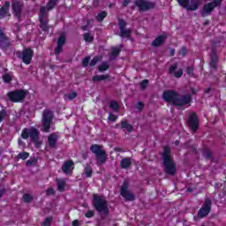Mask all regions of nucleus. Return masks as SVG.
<instances>
[{
    "label": "nucleus",
    "instance_id": "f257e3e1",
    "mask_svg": "<svg viewBox=\"0 0 226 226\" xmlns=\"http://www.w3.org/2000/svg\"><path fill=\"white\" fill-rule=\"evenodd\" d=\"M162 99L167 103H170V105H174L175 107H185V105H190L192 100V94H185L180 96L175 90H165L162 93Z\"/></svg>",
    "mask_w": 226,
    "mask_h": 226
},
{
    "label": "nucleus",
    "instance_id": "f03ea898",
    "mask_svg": "<svg viewBox=\"0 0 226 226\" xmlns=\"http://www.w3.org/2000/svg\"><path fill=\"white\" fill-rule=\"evenodd\" d=\"M162 149L163 152L161 154V156L164 172L167 176H176L177 167L176 166V162H174V157L172 156V149H170V147L168 145L164 146Z\"/></svg>",
    "mask_w": 226,
    "mask_h": 226
},
{
    "label": "nucleus",
    "instance_id": "7ed1b4c3",
    "mask_svg": "<svg viewBox=\"0 0 226 226\" xmlns=\"http://www.w3.org/2000/svg\"><path fill=\"white\" fill-rule=\"evenodd\" d=\"M57 6V0H49L46 6H41L39 11V26L41 28L43 33H47L50 26H49V14L48 11H51Z\"/></svg>",
    "mask_w": 226,
    "mask_h": 226
},
{
    "label": "nucleus",
    "instance_id": "20e7f679",
    "mask_svg": "<svg viewBox=\"0 0 226 226\" xmlns=\"http://www.w3.org/2000/svg\"><path fill=\"white\" fill-rule=\"evenodd\" d=\"M92 206L98 213L109 215V205L105 197L98 194H93Z\"/></svg>",
    "mask_w": 226,
    "mask_h": 226
},
{
    "label": "nucleus",
    "instance_id": "39448f33",
    "mask_svg": "<svg viewBox=\"0 0 226 226\" xmlns=\"http://www.w3.org/2000/svg\"><path fill=\"white\" fill-rule=\"evenodd\" d=\"M90 151L94 154L98 167L107 163V151L103 150V147L98 144H93L90 147Z\"/></svg>",
    "mask_w": 226,
    "mask_h": 226
},
{
    "label": "nucleus",
    "instance_id": "423d86ee",
    "mask_svg": "<svg viewBox=\"0 0 226 226\" xmlns=\"http://www.w3.org/2000/svg\"><path fill=\"white\" fill-rule=\"evenodd\" d=\"M28 93L26 89H15L8 92L6 96L12 103H22Z\"/></svg>",
    "mask_w": 226,
    "mask_h": 226
},
{
    "label": "nucleus",
    "instance_id": "0eeeda50",
    "mask_svg": "<svg viewBox=\"0 0 226 226\" xmlns=\"http://www.w3.org/2000/svg\"><path fill=\"white\" fill-rule=\"evenodd\" d=\"M54 120V111L50 109H44L42 112L41 124L42 130L46 133L50 132V125L52 124V121Z\"/></svg>",
    "mask_w": 226,
    "mask_h": 226
},
{
    "label": "nucleus",
    "instance_id": "6e6552de",
    "mask_svg": "<svg viewBox=\"0 0 226 226\" xmlns=\"http://www.w3.org/2000/svg\"><path fill=\"white\" fill-rule=\"evenodd\" d=\"M21 139H23V140L30 139L32 142H36L40 139V131L34 127H25L21 132Z\"/></svg>",
    "mask_w": 226,
    "mask_h": 226
},
{
    "label": "nucleus",
    "instance_id": "1a4fd4ad",
    "mask_svg": "<svg viewBox=\"0 0 226 226\" xmlns=\"http://www.w3.org/2000/svg\"><path fill=\"white\" fill-rule=\"evenodd\" d=\"M16 56L18 59H21L24 64H31L33 56H34V50L31 48H25L22 51H17Z\"/></svg>",
    "mask_w": 226,
    "mask_h": 226
},
{
    "label": "nucleus",
    "instance_id": "9d476101",
    "mask_svg": "<svg viewBox=\"0 0 226 226\" xmlns=\"http://www.w3.org/2000/svg\"><path fill=\"white\" fill-rule=\"evenodd\" d=\"M24 2L22 0H12L11 10L12 15H14L17 20H22V14L24 13Z\"/></svg>",
    "mask_w": 226,
    "mask_h": 226
},
{
    "label": "nucleus",
    "instance_id": "9b49d317",
    "mask_svg": "<svg viewBox=\"0 0 226 226\" xmlns=\"http://www.w3.org/2000/svg\"><path fill=\"white\" fill-rule=\"evenodd\" d=\"M129 188L128 181L124 180L120 188V195L124 199L125 202H133L135 200V194Z\"/></svg>",
    "mask_w": 226,
    "mask_h": 226
},
{
    "label": "nucleus",
    "instance_id": "f8f14e48",
    "mask_svg": "<svg viewBox=\"0 0 226 226\" xmlns=\"http://www.w3.org/2000/svg\"><path fill=\"white\" fill-rule=\"evenodd\" d=\"M134 4L140 11H149L156 8V3L148 0H136Z\"/></svg>",
    "mask_w": 226,
    "mask_h": 226
},
{
    "label": "nucleus",
    "instance_id": "ddd939ff",
    "mask_svg": "<svg viewBox=\"0 0 226 226\" xmlns=\"http://www.w3.org/2000/svg\"><path fill=\"white\" fill-rule=\"evenodd\" d=\"M187 123L191 132H192V133H196V132L199 130L200 126V123L199 121V117L197 116V113H191L187 118Z\"/></svg>",
    "mask_w": 226,
    "mask_h": 226
},
{
    "label": "nucleus",
    "instance_id": "4468645a",
    "mask_svg": "<svg viewBox=\"0 0 226 226\" xmlns=\"http://www.w3.org/2000/svg\"><path fill=\"white\" fill-rule=\"evenodd\" d=\"M212 206H213V202L209 198H207L205 200L203 206L198 211V215H197L198 218H200V220H202V218H206V216H207L209 213H211Z\"/></svg>",
    "mask_w": 226,
    "mask_h": 226
},
{
    "label": "nucleus",
    "instance_id": "2eb2a0df",
    "mask_svg": "<svg viewBox=\"0 0 226 226\" xmlns=\"http://www.w3.org/2000/svg\"><path fill=\"white\" fill-rule=\"evenodd\" d=\"M10 47H11L10 37L7 36L0 27V48L2 50L6 51L8 49H10Z\"/></svg>",
    "mask_w": 226,
    "mask_h": 226
},
{
    "label": "nucleus",
    "instance_id": "dca6fc26",
    "mask_svg": "<svg viewBox=\"0 0 226 226\" xmlns=\"http://www.w3.org/2000/svg\"><path fill=\"white\" fill-rule=\"evenodd\" d=\"M220 5L215 4V2H210L203 5V9L201 11V15L203 17H207L210 13H213L215 8H219Z\"/></svg>",
    "mask_w": 226,
    "mask_h": 226
},
{
    "label": "nucleus",
    "instance_id": "f3484780",
    "mask_svg": "<svg viewBox=\"0 0 226 226\" xmlns=\"http://www.w3.org/2000/svg\"><path fill=\"white\" fill-rule=\"evenodd\" d=\"M75 167V163L73 161L69 160L66 161L63 165H62V171L64 174H66V176L73 174V169Z\"/></svg>",
    "mask_w": 226,
    "mask_h": 226
},
{
    "label": "nucleus",
    "instance_id": "a211bd4d",
    "mask_svg": "<svg viewBox=\"0 0 226 226\" xmlns=\"http://www.w3.org/2000/svg\"><path fill=\"white\" fill-rule=\"evenodd\" d=\"M10 1H6L4 4L0 8V20L6 19V17H11V14L10 13Z\"/></svg>",
    "mask_w": 226,
    "mask_h": 226
},
{
    "label": "nucleus",
    "instance_id": "6ab92c4d",
    "mask_svg": "<svg viewBox=\"0 0 226 226\" xmlns=\"http://www.w3.org/2000/svg\"><path fill=\"white\" fill-rule=\"evenodd\" d=\"M177 70V64L170 65L169 67V74L173 75L175 79H181V77H183V69H179L178 71Z\"/></svg>",
    "mask_w": 226,
    "mask_h": 226
},
{
    "label": "nucleus",
    "instance_id": "aec40b11",
    "mask_svg": "<svg viewBox=\"0 0 226 226\" xmlns=\"http://www.w3.org/2000/svg\"><path fill=\"white\" fill-rule=\"evenodd\" d=\"M200 3H202V0H191V3L187 4V6L184 8L188 11H197L199 6H200Z\"/></svg>",
    "mask_w": 226,
    "mask_h": 226
},
{
    "label": "nucleus",
    "instance_id": "412c9836",
    "mask_svg": "<svg viewBox=\"0 0 226 226\" xmlns=\"http://www.w3.org/2000/svg\"><path fill=\"white\" fill-rule=\"evenodd\" d=\"M167 40V36L161 34L157 36L153 41H152V47H162L163 43H165V41Z\"/></svg>",
    "mask_w": 226,
    "mask_h": 226
},
{
    "label": "nucleus",
    "instance_id": "4be33fe9",
    "mask_svg": "<svg viewBox=\"0 0 226 226\" xmlns=\"http://www.w3.org/2000/svg\"><path fill=\"white\" fill-rule=\"evenodd\" d=\"M121 130H126L127 133H132L133 132V125L128 123V120H122L120 122Z\"/></svg>",
    "mask_w": 226,
    "mask_h": 226
},
{
    "label": "nucleus",
    "instance_id": "5701e85b",
    "mask_svg": "<svg viewBox=\"0 0 226 226\" xmlns=\"http://www.w3.org/2000/svg\"><path fill=\"white\" fill-rule=\"evenodd\" d=\"M210 68L212 70H218V55L210 54Z\"/></svg>",
    "mask_w": 226,
    "mask_h": 226
},
{
    "label": "nucleus",
    "instance_id": "b1692460",
    "mask_svg": "<svg viewBox=\"0 0 226 226\" xmlns=\"http://www.w3.org/2000/svg\"><path fill=\"white\" fill-rule=\"evenodd\" d=\"M93 82H102V80H110V75L109 74H102L95 75L92 77Z\"/></svg>",
    "mask_w": 226,
    "mask_h": 226
},
{
    "label": "nucleus",
    "instance_id": "393cba45",
    "mask_svg": "<svg viewBox=\"0 0 226 226\" xmlns=\"http://www.w3.org/2000/svg\"><path fill=\"white\" fill-rule=\"evenodd\" d=\"M49 147L55 148L57 146V135L51 134L48 137Z\"/></svg>",
    "mask_w": 226,
    "mask_h": 226
},
{
    "label": "nucleus",
    "instance_id": "a878e982",
    "mask_svg": "<svg viewBox=\"0 0 226 226\" xmlns=\"http://www.w3.org/2000/svg\"><path fill=\"white\" fill-rule=\"evenodd\" d=\"M132 158L125 157L121 160L120 167L121 169H130L132 167Z\"/></svg>",
    "mask_w": 226,
    "mask_h": 226
},
{
    "label": "nucleus",
    "instance_id": "bb28decb",
    "mask_svg": "<svg viewBox=\"0 0 226 226\" xmlns=\"http://www.w3.org/2000/svg\"><path fill=\"white\" fill-rule=\"evenodd\" d=\"M202 156L205 158V160H213V153L207 147H204L202 149Z\"/></svg>",
    "mask_w": 226,
    "mask_h": 226
},
{
    "label": "nucleus",
    "instance_id": "cd10ccee",
    "mask_svg": "<svg viewBox=\"0 0 226 226\" xmlns=\"http://www.w3.org/2000/svg\"><path fill=\"white\" fill-rule=\"evenodd\" d=\"M83 174H85L86 177H93V167L87 164L83 170Z\"/></svg>",
    "mask_w": 226,
    "mask_h": 226
},
{
    "label": "nucleus",
    "instance_id": "c85d7f7f",
    "mask_svg": "<svg viewBox=\"0 0 226 226\" xmlns=\"http://www.w3.org/2000/svg\"><path fill=\"white\" fill-rule=\"evenodd\" d=\"M56 185L58 192H63L66 186V180L56 178Z\"/></svg>",
    "mask_w": 226,
    "mask_h": 226
},
{
    "label": "nucleus",
    "instance_id": "c756f323",
    "mask_svg": "<svg viewBox=\"0 0 226 226\" xmlns=\"http://www.w3.org/2000/svg\"><path fill=\"white\" fill-rule=\"evenodd\" d=\"M107 15H109V13L106 11H102L101 12H99L97 14L95 19H96L97 22L102 23V22H103V20H105Z\"/></svg>",
    "mask_w": 226,
    "mask_h": 226
},
{
    "label": "nucleus",
    "instance_id": "7c9ffc66",
    "mask_svg": "<svg viewBox=\"0 0 226 226\" xmlns=\"http://www.w3.org/2000/svg\"><path fill=\"white\" fill-rule=\"evenodd\" d=\"M26 167H36L38 165V158L32 157L26 162Z\"/></svg>",
    "mask_w": 226,
    "mask_h": 226
},
{
    "label": "nucleus",
    "instance_id": "2f4dec72",
    "mask_svg": "<svg viewBox=\"0 0 226 226\" xmlns=\"http://www.w3.org/2000/svg\"><path fill=\"white\" fill-rule=\"evenodd\" d=\"M119 36H121V38H130V36H132V30L124 28L120 30Z\"/></svg>",
    "mask_w": 226,
    "mask_h": 226
},
{
    "label": "nucleus",
    "instance_id": "473e14b6",
    "mask_svg": "<svg viewBox=\"0 0 226 226\" xmlns=\"http://www.w3.org/2000/svg\"><path fill=\"white\" fill-rule=\"evenodd\" d=\"M119 54H121V49L113 48L109 56V59H115L116 57H117V56H119Z\"/></svg>",
    "mask_w": 226,
    "mask_h": 226
},
{
    "label": "nucleus",
    "instance_id": "72a5a7b5",
    "mask_svg": "<svg viewBox=\"0 0 226 226\" xmlns=\"http://www.w3.org/2000/svg\"><path fill=\"white\" fill-rule=\"evenodd\" d=\"M109 109H111L113 112H119V103L116 101H111L109 102Z\"/></svg>",
    "mask_w": 226,
    "mask_h": 226
},
{
    "label": "nucleus",
    "instance_id": "f704fd0d",
    "mask_svg": "<svg viewBox=\"0 0 226 226\" xmlns=\"http://www.w3.org/2000/svg\"><path fill=\"white\" fill-rule=\"evenodd\" d=\"M110 68V65L107 64V62H102L101 65L98 66V71L100 73H103V72H107Z\"/></svg>",
    "mask_w": 226,
    "mask_h": 226
},
{
    "label": "nucleus",
    "instance_id": "c9c22d12",
    "mask_svg": "<svg viewBox=\"0 0 226 226\" xmlns=\"http://www.w3.org/2000/svg\"><path fill=\"white\" fill-rule=\"evenodd\" d=\"M220 41H212V49L211 54H216L218 50V47H220Z\"/></svg>",
    "mask_w": 226,
    "mask_h": 226
},
{
    "label": "nucleus",
    "instance_id": "e433bc0d",
    "mask_svg": "<svg viewBox=\"0 0 226 226\" xmlns=\"http://www.w3.org/2000/svg\"><path fill=\"white\" fill-rule=\"evenodd\" d=\"M29 155H30V154L28 152L22 151L17 155V159L18 160H27V158H29Z\"/></svg>",
    "mask_w": 226,
    "mask_h": 226
},
{
    "label": "nucleus",
    "instance_id": "4c0bfd02",
    "mask_svg": "<svg viewBox=\"0 0 226 226\" xmlns=\"http://www.w3.org/2000/svg\"><path fill=\"white\" fill-rule=\"evenodd\" d=\"M83 38L85 40V41L88 42V43H92V41H94V37L93 35H91V34L89 33H85L83 34Z\"/></svg>",
    "mask_w": 226,
    "mask_h": 226
},
{
    "label": "nucleus",
    "instance_id": "58836bf2",
    "mask_svg": "<svg viewBox=\"0 0 226 226\" xmlns=\"http://www.w3.org/2000/svg\"><path fill=\"white\" fill-rule=\"evenodd\" d=\"M64 43H66V36L64 34H61L56 41V45L64 47Z\"/></svg>",
    "mask_w": 226,
    "mask_h": 226
},
{
    "label": "nucleus",
    "instance_id": "ea45409f",
    "mask_svg": "<svg viewBox=\"0 0 226 226\" xmlns=\"http://www.w3.org/2000/svg\"><path fill=\"white\" fill-rule=\"evenodd\" d=\"M65 98H67V100H69V102H73V100H75V98H77L78 94L77 92H72L70 94H67L64 95Z\"/></svg>",
    "mask_w": 226,
    "mask_h": 226
},
{
    "label": "nucleus",
    "instance_id": "a19ab883",
    "mask_svg": "<svg viewBox=\"0 0 226 226\" xmlns=\"http://www.w3.org/2000/svg\"><path fill=\"white\" fill-rule=\"evenodd\" d=\"M188 54V49H186L185 46H183L179 50H178V56H182V57H186V55Z\"/></svg>",
    "mask_w": 226,
    "mask_h": 226
},
{
    "label": "nucleus",
    "instance_id": "79ce46f5",
    "mask_svg": "<svg viewBox=\"0 0 226 226\" xmlns=\"http://www.w3.org/2000/svg\"><path fill=\"white\" fill-rule=\"evenodd\" d=\"M89 61H91V56H85L83 59H82V66L84 68H87V66H89Z\"/></svg>",
    "mask_w": 226,
    "mask_h": 226
},
{
    "label": "nucleus",
    "instance_id": "37998d69",
    "mask_svg": "<svg viewBox=\"0 0 226 226\" xmlns=\"http://www.w3.org/2000/svg\"><path fill=\"white\" fill-rule=\"evenodd\" d=\"M118 27L121 30L126 29V21L123 19H118Z\"/></svg>",
    "mask_w": 226,
    "mask_h": 226
},
{
    "label": "nucleus",
    "instance_id": "c03bdc74",
    "mask_svg": "<svg viewBox=\"0 0 226 226\" xmlns=\"http://www.w3.org/2000/svg\"><path fill=\"white\" fill-rule=\"evenodd\" d=\"M148 84H149V80L148 79H143L139 83L140 89H142V91H144V89H146L147 87Z\"/></svg>",
    "mask_w": 226,
    "mask_h": 226
},
{
    "label": "nucleus",
    "instance_id": "a18cd8bd",
    "mask_svg": "<svg viewBox=\"0 0 226 226\" xmlns=\"http://www.w3.org/2000/svg\"><path fill=\"white\" fill-rule=\"evenodd\" d=\"M193 66H188L186 68V74L189 76V77H195V73L193 72Z\"/></svg>",
    "mask_w": 226,
    "mask_h": 226
},
{
    "label": "nucleus",
    "instance_id": "49530a36",
    "mask_svg": "<svg viewBox=\"0 0 226 226\" xmlns=\"http://www.w3.org/2000/svg\"><path fill=\"white\" fill-rule=\"evenodd\" d=\"M23 199L26 204H29L33 200V196L31 194L26 193L23 195Z\"/></svg>",
    "mask_w": 226,
    "mask_h": 226
},
{
    "label": "nucleus",
    "instance_id": "de8ad7c7",
    "mask_svg": "<svg viewBox=\"0 0 226 226\" xmlns=\"http://www.w3.org/2000/svg\"><path fill=\"white\" fill-rule=\"evenodd\" d=\"M177 2L180 6H183V8H185L186 6H188L190 0H177Z\"/></svg>",
    "mask_w": 226,
    "mask_h": 226
},
{
    "label": "nucleus",
    "instance_id": "09e8293b",
    "mask_svg": "<svg viewBox=\"0 0 226 226\" xmlns=\"http://www.w3.org/2000/svg\"><path fill=\"white\" fill-rule=\"evenodd\" d=\"M100 61V57L94 56L89 63V66L93 68V66H96V64Z\"/></svg>",
    "mask_w": 226,
    "mask_h": 226
},
{
    "label": "nucleus",
    "instance_id": "8fccbe9b",
    "mask_svg": "<svg viewBox=\"0 0 226 226\" xmlns=\"http://www.w3.org/2000/svg\"><path fill=\"white\" fill-rule=\"evenodd\" d=\"M3 80L5 84H10V82H11V76L10 74H5L3 77Z\"/></svg>",
    "mask_w": 226,
    "mask_h": 226
},
{
    "label": "nucleus",
    "instance_id": "3c124183",
    "mask_svg": "<svg viewBox=\"0 0 226 226\" xmlns=\"http://www.w3.org/2000/svg\"><path fill=\"white\" fill-rule=\"evenodd\" d=\"M117 116L112 114V113H109V117H108V119L109 121H111L112 123H116V121H117Z\"/></svg>",
    "mask_w": 226,
    "mask_h": 226
},
{
    "label": "nucleus",
    "instance_id": "603ef678",
    "mask_svg": "<svg viewBox=\"0 0 226 226\" xmlns=\"http://www.w3.org/2000/svg\"><path fill=\"white\" fill-rule=\"evenodd\" d=\"M62 52H63V46L56 44V48L55 49V55L59 56Z\"/></svg>",
    "mask_w": 226,
    "mask_h": 226
},
{
    "label": "nucleus",
    "instance_id": "864d4df0",
    "mask_svg": "<svg viewBox=\"0 0 226 226\" xmlns=\"http://www.w3.org/2000/svg\"><path fill=\"white\" fill-rule=\"evenodd\" d=\"M4 117H6V110L2 109L0 110V123H3V121H4Z\"/></svg>",
    "mask_w": 226,
    "mask_h": 226
},
{
    "label": "nucleus",
    "instance_id": "5fc2aeb1",
    "mask_svg": "<svg viewBox=\"0 0 226 226\" xmlns=\"http://www.w3.org/2000/svg\"><path fill=\"white\" fill-rule=\"evenodd\" d=\"M50 223H52V217H47L42 222V225L50 226Z\"/></svg>",
    "mask_w": 226,
    "mask_h": 226
},
{
    "label": "nucleus",
    "instance_id": "6e6d98bb",
    "mask_svg": "<svg viewBox=\"0 0 226 226\" xmlns=\"http://www.w3.org/2000/svg\"><path fill=\"white\" fill-rule=\"evenodd\" d=\"M86 218H93V216H94V211L93 210H88L86 214H85Z\"/></svg>",
    "mask_w": 226,
    "mask_h": 226
},
{
    "label": "nucleus",
    "instance_id": "4d7b16f0",
    "mask_svg": "<svg viewBox=\"0 0 226 226\" xmlns=\"http://www.w3.org/2000/svg\"><path fill=\"white\" fill-rule=\"evenodd\" d=\"M136 109L138 110H144V102H139L136 105Z\"/></svg>",
    "mask_w": 226,
    "mask_h": 226
},
{
    "label": "nucleus",
    "instance_id": "13d9d810",
    "mask_svg": "<svg viewBox=\"0 0 226 226\" xmlns=\"http://www.w3.org/2000/svg\"><path fill=\"white\" fill-rule=\"evenodd\" d=\"M46 194L47 195H56V191L54 190V188H49L46 191Z\"/></svg>",
    "mask_w": 226,
    "mask_h": 226
},
{
    "label": "nucleus",
    "instance_id": "bf43d9fd",
    "mask_svg": "<svg viewBox=\"0 0 226 226\" xmlns=\"http://www.w3.org/2000/svg\"><path fill=\"white\" fill-rule=\"evenodd\" d=\"M80 225H81L80 221L77 219L72 221V226H80Z\"/></svg>",
    "mask_w": 226,
    "mask_h": 226
},
{
    "label": "nucleus",
    "instance_id": "052dcab7",
    "mask_svg": "<svg viewBox=\"0 0 226 226\" xmlns=\"http://www.w3.org/2000/svg\"><path fill=\"white\" fill-rule=\"evenodd\" d=\"M130 3H132V0H124L123 1L124 8H126V6H128V4H130Z\"/></svg>",
    "mask_w": 226,
    "mask_h": 226
},
{
    "label": "nucleus",
    "instance_id": "680f3d73",
    "mask_svg": "<svg viewBox=\"0 0 226 226\" xmlns=\"http://www.w3.org/2000/svg\"><path fill=\"white\" fill-rule=\"evenodd\" d=\"M223 2V0H213L212 3L219 5V6H222V3Z\"/></svg>",
    "mask_w": 226,
    "mask_h": 226
},
{
    "label": "nucleus",
    "instance_id": "e2e57ef3",
    "mask_svg": "<svg viewBox=\"0 0 226 226\" xmlns=\"http://www.w3.org/2000/svg\"><path fill=\"white\" fill-rule=\"evenodd\" d=\"M114 151H115L116 153H124V151H123V148L117 147H116L114 148Z\"/></svg>",
    "mask_w": 226,
    "mask_h": 226
},
{
    "label": "nucleus",
    "instance_id": "0e129e2a",
    "mask_svg": "<svg viewBox=\"0 0 226 226\" xmlns=\"http://www.w3.org/2000/svg\"><path fill=\"white\" fill-rule=\"evenodd\" d=\"M6 192V188L0 189V199H2L3 195H4V192Z\"/></svg>",
    "mask_w": 226,
    "mask_h": 226
},
{
    "label": "nucleus",
    "instance_id": "69168bd1",
    "mask_svg": "<svg viewBox=\"0 0 226 226\" xmlns=\"http://www.w3.org/2000/svg\"><path fill=\"white\" fill-rule=\"evenodd\" d=\"M18 144H19V146H26V143H24L22 141V139H20V138L18 139Z\"/></svg>",
    "mask_w": 226,
    "mask_h": 226
},
{
    "label": "nucleus",
    "instance_id": "338daca9",
    "mask_svg": "<svg viewBox=\"0 0 226 226\" xmlns=\"http://www.w3.org/2000/svg\"><path fill=\"white\" fill-rule=\"evenodd\" d=\"M175 54H176V49H171L170 50V56H174Z\"/></svg>",
    "mask_w": 226,
    "mask_h": 226
},
{
    "label": "nucleus",
    "instance_id": "774afa93",
    "mask_svg": "<svg viewBox=\"0 0 226 226\" xmlns=\"http://www.w3.org/2000/svg\"><path fill=\"white\" fill-rule=\"evenodd\" d=\"M208 93H211V87H207L205 89V94H207Z\"/></svg>",
    "mask_w": 226,
    "mask_h": 226
}]
</instances>
